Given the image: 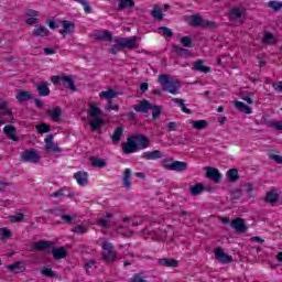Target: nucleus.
Here are the masks:
<instances>
[{"mask_svg": "<svg viewBox=\"0 0 282 282\" xmlns=\"http://www.w3.org/2000/svg\"><path fill=\"white\" fill-rule=\"evenodd\" d=\"M132 108L134 109V111H137V113H149V111H151L152 109L153 120H158V118H160V116L162 115V107L153 106L147 99L141 100L139 105H134L132 106Z\"/></svg>", "mask_w": 282, "mask_h": 282, "instance_id": "obj_1", "label": "nucleus"}, {"mask_svg": "<svg viewBox=\"0 0 282 282\" xmlns=\"http://www.w3.org/2000/svg\"><path fill=\"white\" fill-rule=\"evenodd\" d=\"M113 42L116 45L109 48L110 54H118L121 47H127L128 50H133L135 47V43H138V39L135 36L131 37H115Z\"/></svg>", "mask_w": 282, "mask_h": 282, "instance_id": "obj_2", "label": "nucleus"}, {"mask_svg": "<svg viewBox=\"0 0 282 282\" xmlns=\"http://www.w3.org/2000/svg\"><path fill=\"white\" fill-rule=\"evenodd\" d=\"M159 83L162 86V90L169 91V94L175 95L180 89V82L177 79H171V77L166 74L159 76Z\"/></svg>", "mask_w": 282, "mask_h": 282, "instance_id": "obj_3", "label": "nucleus"}, {"mask_svg": "<svg viewBox=\"0 0 282 282\" xmlns=\"http://www.w3.org/2000/svg\"><path fill=\"white\" fill-rule=\"evenodd\" d=\"M162 166L166 171H175L176 173H184L188 170V163L184 161H175L173 158H166L162 161Z\"/></svg>", "mask_w": 282, "mask_h": 282, "instance_id": "obj_4", "label": "nucleus"}, {"mask_svg": "<svg viewBox=\"0 0 282 282\" xmlns=\"http://www.w3.org/2000/svg\"><path fill=\"white\" fill-rule=\"evenodd\" d=\"M188 25L192 28H207L213 30V28H215V22L204 20V18L199 14H193L188 18Z\"/></svg>", "mask_w": 282, "mask_h": 282, "instance_id": "obj_5", "label": "nucleus"}, {"mask_svg": "<svg viewBox=\"0 0 282 282\" xmlns=\"http://www.w3.org/2000/svg\"><path fill=\"white\" fill-rule=\"evenodd\" d=\"M101 248L105 250L102 253L104 261H108V263H113V261H117L118 253L113 251V245L111 242L104 241Z\"/></svg>", "mask_w": 282, "mask_h": 282, "instance_id": "obj_6", "label": "nucleus"}, {"mask_svg": "<svg viewBox=\"0 0 282 282\" xmlns=\"http://www.w3.org/2000/svg\"><path fill=\"white\" fill-rule=\"evenodd\" d=\"M12 109L8 108V101L0 100V126L13 120Z\"/></svg>", "mask_w": 282, "mask_h": 282, "instance_id": "obj_7", "label": "nucleus"}, {"mask_svg": "<svg viewBox=\"0 0 282 282\" xmlns=\"http://www.w3.org/2000/svg\"><path fill=\"white\" fill-rule=\"evenodd\" d=\"M20 158L22 162H31L32 164H36L41 160V155L34 149L23 151Z\"/></svg>", "mask_w": 282, "mask_h": 282, "instance_id": "obj_8", "label": "nucleus"}, {"mask_svg": "<svg viewBox=\"0 0 282 282\" xmlns=\"http://www.w3.org/2000/svg\"><path fill=\"white\" fill-rule=\"evenodd\" d=\"M132 140H134L137 151H144V149H149V147L151 144L149 137H147L144 134L132 135Z\"/></svg>", "mask_w": 282, "mask_h": 282, "instance_id": "obj_9", "label": "nucleus"}, {"mask_svg": "<svg viewBox=\"0 0 282 282\" xmlns=\"http://www.w3.org/2000/svg\"><path fill=\"white\" fill-rule=\"evenodd\" d=\"M207 180H212L215 184H221V172L216 167H205Z\"/></svg>", "mask_w": 282, "mask_h": 282, "instance_id": "obj_10", "label": "nucleus"}, {"mask_svg": "<svg viewBox=\"0 0 282 282\" xmlns=\"http://www.w3.org/2000/svg\"><path fill=\"white\" fill-rule=\"evenodd\" d=\"M121 149L126 155H129L130 153H135V151H138L135 141L133 140L132 135L128 137L127 142H123L121 144Z\"/></svg>", "mask_w": 282, "mask_h": 282, "instance_id": "obj_11", "label": "nucleus"}, {"mask_svg": "<svg viewBox=\"0 0 282 282\" xmlns=\"http://www.w3.org/2000/svg\"><path fill=\"white\" fill-rule=\"evenodd\" d=\"M93 36L94 39H96V41H106L108 43H111V41H113V34H111L109 30H105V31L96 30L93 33Z\"/></svg>", "mask_w": 282, "mask_h": 282, "instance_id": "obj_12", "label": "nucleus"}, {"mask_svg": "<svg viewBox=\"0 0 282 282\" xmlns=\"http://www.w3.org/2000/svg\"><path fill=\"white\" fill-rule=\"evenodd\" d=\"M215 257L219 263H232V256L224 252L221 248L215 250Z\"/></svg>", "mask_w": 282, "mask_h": 282, "instance_id": "obj_13", "label": "nucleus"}, {"mask_svg": "<svg viewBox=\"0 0 282 282\" xmlns=\"http://www.w3.org/2000/svg\"><path fill=\"white\" fill-rule=\"evenodd\" d=\"M59 23L64 28V29L59 30V34H63L64 36L66 34H72V32H74V30H76V24H74V22H72V21L62 20V21H59Z\"/></svg>", "mask_w": 282, "mask_h": 282, "instance_id": "obj_14", "label": "nucleus"}, {"mask_svg": "<svg viewBox=\"0 0 282 282\" xmlns=\"http://www.w3.org/2000/svg\"><path fill=\"white\" fill-rule=\"evenodd\" d=\"M51 254H53V259H55V261H61V259H65V257H67V248L65 247L53 248L51 250Z\"/></svg>", "mask_w": 282, "mask_h": 282, "instance_id": "obj_15", "label": "nucleus"}, {"mask_svg": "<svg viewBox=\"0 0 282 282\" xmlns=\"http://www.w3.org/2000/svg\"><path fill=\"white\" fill-rule=\"evenodd\" d=\"M231 228H235L236 232H246L248 230L243 218H235L234 220H231Z\"/></svg>", "mask_w": 282, "mask_h": 282, "instance_id": "obj_16", "label": "nucleus"}, {"mask_svg": "<svg viewBox=\"0 0 282 282\" xmlns=\"http://www.w3.org/2000/svg\"><path fill=\"white\" fill-rule=\"evenodd\" d=\"M135 8V0H119L117 12H122V10H132Z\"/></svg>", "mask_w": 282, "mask_h": 282, "instance_id": "obj_17", "label": "nucleus"}, {"mask_svg": "<svg viewBox=\"0 0 282 282\" xmlns=\"http://www.w3.org/2000/svg\"><path fill=\"white\" fill-rule=\"evenodd\" d=\"M35 87L39 96H42V97L50 96L51 90H50L48 83H37L35 84Z\"/></svg>", "mask_w": 282, "mask_h": 282, "instance_id": "obj_18", "label": "nucleus"}, {"mask_svg": "<svg viewBox=\"0 0 282 282\" xmlns=\"http://www.w3.org/2000/svg\"><path fill=\"white\" fill-rule=\"evenodd\" d=\"M33 250H39L40 252H43V250H47L52 248V241L50 240H40L37 242H34L32 245Z\"/></svg>", "mask_w": 282, "mask_h": 282, "instance_id": "obj_19", "label": "nucleus"}, {"mask_svg": "<svg viewBox=\"0 0 282 282\" xmlns=\"http://www.w3.org/2000/svg\"><path fill=\"white\" fill-rule=\"evenodd\" d=\"M74 177L77 181V184H79V186H87V184H89V180L87 178V172L79 171L74 174Z\"/></svg>", "mask_w": 282, "mask_h": 282, "instance_id": "obj_20", "label": "nucleus"}, {"mask_svg": "<svg viewBox=\"0 0 282 282\" xmlns=\"http://www.w3.org/2000/svg\"><path fill=\"white\" fill-rule=\"evenodd\" d=\"M7 270H10L14 274H21L25 270V263L21 261L14 262L13 264L7 265Z\"/></svg>", "mask_w": 282, "mask_h": 282, "instance_id": "obj_21", "label": "nucleus"}, {"mask_svg": "<svg viewBox=\"0 0 282 282\" xmlns=\"http://www.w3.org/2000/svg\"><path fill=\"white\" fill-rule=\"evenodd\" d=\"M33 36L45 39V36H50V30L43 25H36L33 30Z\"/></svg>", "mask_w": 282, "mask_h": 282, "instance_id": "obj_22", "label": "nucleus"}, {"mask_svg": "<svg viewBox=\"0 0 282 282\" xmlns=\"http://www.w3.org/2000/svg\"><path fill=\"white\" fill-rule=\"evenodd\" d=\"M63 113V110L61 109V107H55L53 109H48L46 111V115L50 116L51 120H53V122H58V120H61V115Z\"/></svg>", "mask_w": 282, "mask_h": 282, "instance_id": "obj_23", "label": "nucleus"}, {"mask_svg": "<svg viewBox=\"0 0 282 282\" xmlns=\"http://www.w3.org/2000/svg\"><path fill=\"white\" fill-rule=\"evenodd\" d=\"M192 69L195 72H203V74H210L212 69L209 66H204V61L197 59L194 64Z\"/></svg>", "mask_w": 282, "mask_h": 282, "instance_id": "obj_24", "label": "nucleus"}, {"mask_svg": "<svg viewBox=\"0 0 282 282\" xmlns=\"http://www.w3.org/2000/svg\"><path fill=\"white\" fill-rule=\"evenodd\" d=\"M3 133H6L9 140H13V142L19 140V137H17V128H14V126H6L3 128Z\"/></svg>", "mask_w": 282, "mask_h": 282, "instance_id": "obj_25", "label": "nucleus"}, {"mask_svg": "<svg viewBox=\"0 0 282 282\" xmlns=\"http://www.w3.org/2000/svg\"><path fill=\"white\" fill-rule=\"evenodd\" d=\"M61 78H62V83H64L65 87L70 89V91H76V85L74 84V77L63 74L61 76Z\"/></svg>", "mask_w": 282, "mask_h": 282, "instance_id": "obj_26", "label": "nucleus"}, {"mask_svg": "<svg viewBox=\"0 0 282 282\" xmlns=\"http://www.w3.org/2000/svg\"><path fill=\"white\" fill-rule=\"evenodd\" d=\"M142 158L144 160H162L163 155H162V151L160 150H154L152 152H144L142 154Z\"/></svg>", "mask_w": 282, "mask_h": 282, "instance_id": "obj_27", "label": "nucleus"}, {"mask_svg": "<svg viewBox=\"0 0 282 282\" xmlns=\"http://www.w3.org/2000/svg\"><path fill=\"white\" fill-rule=\"evenodd\" d=\"M15 98L19 102H28V100H32L34 97L32 96V93L28 90H20L18 91Z\"/></svg>", "mask_w": 282, "mask_h": 282, "instance_id": "obj_28", "label": "nucleus"}, {"mask_svg": "<svg viewBox=\"0 0 282 282\" xmlns=\"http://www.w3.org/2000/svg\"><path fill=\"white\" fill-rule=\"evenodd\" d=\"M122 182L123 188H127V191H129V188H131V169H126L123 171Z\"/></svg>", "mask_w": 282, "mask_h": 282, "instance_id": "obj_29", "label": "nucleus"}, {"mask_svg": "<svg viewBox=\"0 0 282 282\" xmlns=\"http://www.w3.org/2000/svg\"><path fill=\"white\" fill-rule=\"evenodd\" d=\"M122 133H124V129L122 127L115 129V132L111 135L112 144H118L120 140H122Z\"/></svg>", "mask_w": 282, "mask_h": 282, "instance_id": "obj_30", "label": "nucleus"}, {"mask_svg": "<svg viewBox=\"0 0 282 282\" xmlns=\"http://www.w3.org/2000/svg\"><path fill=\"white\" fill-rule=\"evenodd\" d=\"M151 17H153V19H156L158 21H162V19H164V13H162V8L158 4L153 6L152 11L150 12Z\"/></svg>", "mask_w": 282, "mask_h": 282, "instance_id": "obj_31", "label": "nucleus"}, {"mask_svg": "<svg viewBox=\"0 0 282 282\" xmlns=\"http://www.w3.org/2000/svg\"><path fill=\"white\" fill-rule=\"evenodd\" d=\"M159 265H164L165 268H177L178 262L175 259L163 258L159 260Z\"/></svg>", "mask_w": 282, "mask_h": 282, "instance_id": "obj_32", "label": "nucleus"}, {"mask_svg": "<svg viewBox=\"0 0 282 282\" xmlns=\"http://www.w3.org/2000/svg\"><path fill=\"white\" fill-rule=\"evenodd\" d=\"M99 98L105 99V100H111L112 98H118V93H116V90H112L111 88H109L106 91H101L99 94Z\"/></svg>", "mask_w": 282, "mask_h": 282, "instance_id": "obj_33", "label": "nucleus"}, {"mask_svg": "<svg viewBox=\"0 0 282 282\" xmlns=\"http://www.w3.org/2000/svg\"><path fill=\"white\" fill-rule=\"evenodd\" d=\"M241 17H243V10H241L239 8H232L229 11V19H231V21H239V19H241Z\"/></svg>", "mask_w": 282, "mask_h": 282, "instance_id": "obj_34", "label": "nucleus"}, {"mask_svg": "<svg viewBox=\"0 0 282 282\" xmlns=\"http://www.w3.org/2000/svg\"><path fill=\"white\" fill-rule=\"evenodd\" d=\"M204 191H210V189L205 188L204 185H202V183H198L191 187V195H193V197H197V195H202Z\"/></svg>", "mask_w": 282, "mask_h": 282, "instance_id": "obj_35", "label": "nucleus"}, {"mask_svg": "<svg viewBox=\"0 0 282 282\" xmlns=\"http://www.w3.org/2000/svg\"><path fill=\"white\" fill-rule=\"evenodd\" d=\"M234 105L236 108L239 109V111H241L242 113H252V108H250V106H247L246 104L235 100Z\"/></svg>", "mask_w": 282, "mask_h": 282, "instance_id": "obj_36", "label": "nucleus"}, {"mask_svg": "<svg viewBox=\"0 0 282 282\" xmlns=\"http://www.w3.org/2000/svg\"><path fill=\"white\" fill-rule=\"evenodd\" d=\"M279 197L280 195L274 193V189H271L267 193L265 202H268V204H276V202H279Z\"/></svg>", "mask_w": 282, "mask_h": 282, "instance_id": "obj_37", "label": "nucleus"}, {"mask_svg": "<svg viewBox=\"0 0 282 282\" xmlns=\"http://www.w3.org/2000/svg\"><path fill=\"white\" fill-rule=\"evenodd\" d=\"M193 129H196L197 131H202L208 127V121L206 120H196L192 121Z\"/></svg>", "mask_w": 282, "mask_h": 282, "instance_id": "obj_38", "label": "nucleus"}, {"mask_svg": "<svg viewBox=\"0 0 282 282\" xmlns=\"http://www.w3.org/2000/svg\"><path fill=\"white\" fill-rule=\"evenodd\" d=\"M35 129H36L37 133L43 135V133H50V131H52V126L42 122V123L35 126Z\"/></svg>", "mask_w": 282, "mask_h": 282, "instance_id": "obj_39", "label": "nucleus"}, {"mask_svg": "<svg viewBox=\"0 0 282 282\" xmlns=\"http://www.w3.org/2000/svg\"><path fill=\"white\" fill-rule=\"evenodd\" d=\"M227 180H229V182H237L239 180V170L237 169L228 170Z\"/></svg>", "mask_w": 282, "mask_h": 282, "instance_id": "obj_40", "label": "nucleus"}, {"mask_svg": "<svg viewBox=\"0 0 282 282\" xmlns=\"http://www.w3.org/2000/svg\"><path fill=\"white\" fill-rule=\"evenodd\" d=\"M90 161H91V165L95 166L96 169H105V166H107V162H105L104 159H98L96 156H93Z\"/></svg>", "mask_w": 282, "mask_h": 282, "instance_id": "obj_41", "label": "nucleus"}, {"mask_svg": "<svg viewBox=\"0 0 282 282\" xmlns=\"http://www.w3.org/2000/svg\"><path fill=\"white\" fill-rule=\"evenodd\" d=\"M100 113V108L96 107V104H89L88 115L90 116V118H98Z\"/></svg>", "mask_w": 282, "mask_h": 282, "instance_id": "obj_42", "label": "nucleus"}, {"mask_svg": "<svg viewBox=\"0 0 282 282\" xmlns=\"http://www.w3.org/2000/svg\"><path fill=\"white\" fill-rule=\"evenodd\" d=\"M172 100L173 102H175V105H178V107H181L184 113H188V115L193 113L191 109L186 108V105L184 104V99L173 98Z\"/></svg>", "mask_w": 282, "mask_h": 282, "instance_id": "obj_43", "label": "nucleus"}, {"mask_svg": "<svg viewBox=\"0 0 282 282\" xmlns=\"http://www.w3.org/2000/svg\"><path fill=\"white\" fill-rule=\"evenodd\" d=\"M172 100L173 102H175V105H178V107H181L184 113H188V115L193 113L191 109L186 108V105L184 104V99L173 98Z\"/></svg>", "mask_w": 282, "mask_h": 282, "instance_id": "obj_44", "label": "nucleus"}, {"mask_svg": "<svg viewBox=\"0 0 282 282\" xmlns=\"http://www.w3.org/2000/svg\"><path fill=\"white\" fill-rule=\"evenodd\" d=\"M173 52L178 54V56H191V51H188L187 48L177 46V45L173 46Z\"/></svg>", "mask_w": 282, "mask_h": 282, "instance_id": "obj_45", "label": "nucleus"}, {"mask_svg": "<svg viewBox=\"0 0 282 282\" xmlns=\"http://www.w3.org/2000/svg\"><path fill=\"white\" fill-rule=\"evenodd\" d=\"M105 124V121L100 117H95L93 121H90V127L93 131H96L98 127H102Z\"/></svg>", "mask_w": 282, "mask_h": 282, "instance_id": "obj_46", "label": "nucleus"}, {"mask_svg": "<svg viewBox=\"0 0 282 282\" xmlns=\"http://www.w3.org/2000/svg\"><path fill=\"white\" fill-rule=\"evenodd\" d=\"M40 272L41 274H43L44 276H48L50 279H56L57 276L56 272H54L52 268L44 267L43 269H41Z\"/></svg>", "mask_w": 282, "mask_h": 282, "instance_id": "obj_47", "label": "nucleus"}, {"mask_svg": "<svg viewBox=\"0 0 282 282\" xmlns=\"http://www.w3.org/2000/svg\"><path fill=\"white\" fill-rule=\"evenodd\" d=\"M268 8H271V10L273 12H281V10H282V2L270 1V2H268Z\"/></svg>", "mask_w": 282, "mask_h": 282, "instance_id": "obj_48", "label": "nucleus"}, {"mask_svg": "<svg viewBox=\"0 0 282 282\" xmlns=\"http://www.w3.org/2000/svg\"><path fill=\"white\" fill-rule=\"evenodd\" d=\"M88 230L89 228L86 225H77L73 228V232H76V235H85Z\"/></svg>", "mask_w": 282, "mask_h": 282, "instance_id": "obj_49", "label": "nucleus"}, {"mask_svg": "<svg viewBox=\"0 0 282 282\" xmlns=\"http://www.w3.org/2000/svg\"><path fill=\"white\" fill-rule=\"evenodd\" d=\"M263 43H264L265 45H274V43H276V42L274 41V35H273L272 33H267V34H264V36H263Z\"/></svg>", "mask_w": 282, "mask_h": 282, "instance_id": "obj_50", "label": "nucleus"}, {"mask_svg": "<svg viewBox=\"0 0 282 282\" xmlns=\"http://www.w3.org/2000/svg\"><path fill=\"white\" fill-rule=\"evenodd\" d=\"M252 93H242L240 94L241 100H245V102H248V105H252L254 101L252 100Z\"/></svg>", "mask_w": 282, "mask_h": 282, "instance_id": "obj_51", "label": "nucleus"}, {"mask_svg": "<svg viewBox=\"0 0 282 282\" xmlns=\"http://www.w3.org/2000/svg\"><path fill=\"white\" fill-rule=\"evenodd\" d=\"M48 213L51 215H54L55 217H61V219H63V215H65V212L61 209V207H55L53 209H50Z\"/></svg>", "mask_w": 282, "mask_h": 282, "instance_id": "obj_52", "label": "nucleus"}, {"mask_svg": "<svg viewBox=\"0 0 282 282\" xmlns=\"http://www.w3.org/2000/svg\"><path fill=\"white\" fill-rule=\"evenodd\" d=\"M181 43L183 47H193V39L191 36L181 37Z\"/></svg>", "mask_w": 282, "mask_h": 282, "instance_id": "obj_53", "label": "nucleus"}, {"mask_svg": "<svg viewBox=\"0 0 282 282\" xmlns=\"http://www.w3.org/2000/svg\"><path fill=\"white\" fill-rule=\"evenodd\" d=\"M159 30L163 31V36H165V39H171L174 34L173 30L169 26H160Z\"/></svg>", "mask_w": 282, "mask_h": 282, "instance_id": "obj_54", "label": "nucleus"}, {"mask_svg": "<svg viewBox=\"0 0 282 282\" xmlns=\"http://www.w3.org/2000/svg\"><path fill=\"white\" fill-rule=\"evenodd\" d=\"M24 217L25 216L22 213H20V214L10 216L9 219H10L11 224H17L19 221H23Z\"/></svg>", "mask_w": 282, "mask_h": 282, "instance_id": "obj_55", "label": "nucleus"}, {"mask_svg": "<svg viewBox=\"0 0 282 282\" xmlns=\"http://www.w3.org/2000/svg\"><path fill=\"white\" fill-rule=\"evenodd\" d=\"M48 151H53V153H61L63 150L58 148V143H50L46 145Z\"/></svg>", "mask_w": 282, "mask_h": 282, "instance_id": "obj_56", "label": "nucleus"}, {"mask_svg": "<svg viewBox=\"0 0 282 282\" xmlns=\"http://www.w3.org/2000/svg\"><path fill=\"white\" fill-rule=\"evenodd\" d=\"M241 189H235L234 192H231V199L232 202H237L238 199H241Z\"/></svg>", "mask_w": 282, "mask_h": 282, "instance_id": "obj_57", "label": "nucleus"}, {"mask_svg": "<svg viewBox=\"0 0 282 282\" xmlns=\"http://www.w3.org/2000/svg\"><path fill=\"white\" fill-rule=\"evenodd\" d=\"M106 109H107V111H118V109H120V106L113 105V102L111 100H108Z\"/></svg>", "mask_w": 282, "mask_h": 282, "instance_id": "obj_58", "label": "nucleus"}, {"mask_svg": "<svg viewBox=\"0 0 282 282\" xmlns=\"http://www.w3.org/2000/svg\"><path fill=\"white\" fill-rule=\"evenodd\" d=\"M74 219H76V217L66 214L62 215V220L64 224H73Z\"/></svg>", "mask_w": 282, "mask_h": 282, "instance_id": "obj_59", "label": "nucleus"}, {"mask_svg": "<svg viewBox=\"0 0 282 282\" xmlns=\"http://www.w3.org/2000/svg\"><path fill=\"white\" fill-rule=\"evenodd\" d=\"M0 235L3 239H8L9 237H12V232L7 228L0 229Z\"/></svg>", "mask_w": 282, "mask_h": 282, "instance_id": "obj_60", "label": "nucleus"}, {"mask_svg": "<svg viewBox=\"0 0 282 282\" xmlns=\"http://www.w3.org/2000/svg\"><path fill=\"white\" fill-rule=\"evenodd\" d=\"M130 282H148L147 280L142 279V273H135Z\"/></svg>", "mask_w": 282, "mask_h": 282, "instance_id": "obj_61", "label": "nucleus"}, {"mask_svg": "<svg viewBox=\"0 0 282 282\" xmlns=\"http://www.w3.org/2000/svg\"><path fill=\"white\" fill-rule=\"evenodd\" d=\"M25 15L28 18H36V17H39V11H36L34 9H29V10H26Z\"/></svg>", "mask_w": 282, "mask_h": 282, "instance_id": "obj_62", "label": "nucleus"}, {"mask_svg": "<svg viewBox=\"0 0 282 282\" xmlns=\"http://www.w3.org/2000/svg\"><path fill=\"white\" fill-rule=\"evenodd\" d=\"M270 159L275 161L276 164H282V156L279 154H270Z\"/></svg>", "mask_w": 282, "mask_h": 282, "instance_id": "obj_63", "label": "nucleus"}, {"mask_svg": "<svg viewBox=\"0 0 282 282\" xmlns=\"http://www.w3.org/2000/svg\"><path fill=\"white\" fill-rule=\"evenodd\" d=\"M273 89H275L279 93H282V82L273 83L272 84Z\"/></svg>", "mask_w": 282, "mask_h": 282, "instance_id": "obj_64", "label": "nucleus"}]
</instances>
